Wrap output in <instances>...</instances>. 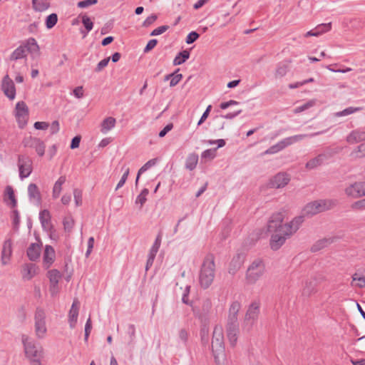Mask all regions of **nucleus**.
Masks as SVG:
<instances>
[{
    "mask_svg": "<svg viewBox=\"0 0 365 365\" xmlns=\"http://www.w3.org/2000/svg\"><path fill=\"white\" fill-rule=\"evenodd\" d=\"M351 286L358 288L365 287V277L358 273H355L354 274H353Z\"/></svg>",
    "mask_w": 365,
    "mask_h": 365,
    "instance_id": "36",
    "label": "nucleus"
},
{
    "mask_svg": "<svg viewBox=\"0 0 365 365\" xmlns=\"http://www.w3.org/2000/svg\"><path fill=\"white\" fill-rule=\"evenodd\" d=\"M173 128V123H168L166 125L163 130H161L158 134L160 138H163L165 135L170 131Z\"/></svg>",
    "mask_w": 365,
    "mask_h": 365,
    "instance_id": "61",
    "label": "nucleus"
},
{
    "mask_svg": "<svg viewBox=\"0 0 365 365\" xmlns=\"http://www.w3.org/2000/svg\"><path fill=\"white\" fill-rule=\"evenodd\" d=\"M82 23H83L84 27L86 28V29L87 30V32H85V33L83 31H81V33L83 34V37H86L87 35V33L92 30L93 26V23L92 22L91 19L86 15H83L82 16Z\"/></svg>",
    "mask_w": 365,
    "mask_h": 365,
    "instance_id": "38",
    "label": "nucleus"
},
{
    "mask_svg": "<svg viewBox=\"0 0 365 365\" xmlns=\"http://www.w3.org/2000/svg\"><path fill=\"white\" fill-rule=\"evenodd\" d=\"M351 208L354 210H365V199H362L354 202L351 205Z\"/></svg>",
    "mask_w": 365,
    "mask_h": 365,
    "instance_id": "51",
    "label": "nucleus"
},
{
    "mask_svg": "<svg viewBox=\"0 0 365 365\" xmlns=\"http://www.w3.org/2000/svg\"><path fill=\"white\" fill-rule=\"evenodd\" d=\"M215 276V264L212 255H207L203 260L200 274L199 282L203 288H207L212 283Z\"/></svg>",
    "mask_w": 365,
    "mask_h": 365,
    "instance_id": "2",
    "label": "nucleus"
},
{
    "mask_svg": "<svg viewBox=\"0 0 365 365\" xmlns=\"http://www.w3.org/2000/svg\"><path fill=\"white\" fill-rule=\"evenodd\" d=\"M1 88L4 92V95L9 99L14 100L16 97V88L14 81L9 78L8 75H6L2 81Z\"/></svg>",
    "mask_w": 365,
    "mask_h": 365,
    "instance_id": "14",
    "label": "nucleus"
},
{
    "mask_svg": "<svg viewBox=\"0 0 365 365\" xmlns=\"http://www.w3.org/2000/svg\"><path fill=\"white\" fill-rule=\"evenodd\" d=\"M27 53L26 46L21 45L13 51L10 56V60L16 61L24 58L26 56Z\"/></svg>",
    "mask_w": 365,
    "mask_h": 365,
    "instance_id": "33",
    "label": "nucleus"
},
{
    "mask_svg": "<svg viewBox=\"0 0 365 365\" xmlns=\"http://www.w3.org/2000/svg\"><path fill=\"white\" fill-rule=\"evenodd\" d=\"M24 46H26L28 53L37 52L39 50V46L34 38H29Z\"/></svg>",
    "mask_w": 365,
    "mask_h": 365,
    "instance_id": "37",
    "label": "nucleus"
},
{
    "mask_svg": "<svg viewBox=\"0 0 365 365\" xmlns=\"http://www.w3.org/2000/svg\"><path fill=\"white\" fill-rule=\"evenodd\" d=\"M155 165V162L154 161H148L147 163H145L138 171V175H137V179H136V182H138V179H139V177L140 175L143 173L145 170H147L148 169L150 168L151 167H153V165Z\"/></svg>",
    "mask_w": 365,
    "mask_h": 365,
    "instance_id": "55",
    "label": "nucleus"
},
{
    "mask_svg": "<svg viewBox=\"0 0 365 365\" xmlns=\"http://www.w3.org/2000/svg\"><path fill=\"white\" fill-rule=\"evenodd\" d=\"M28 193L30 198V200L39 205L41 202V195L36 184L31 183L28 187Z\"/></svg>",
    "mask_w": 365,
    "mask_h": 365,
    "instance_id": "22",
    "label": "nucleus"
},
{
    "mask_svg": "<svg viewBox=\"0 0 365 365\" xmlns=\"http://www.w3.org/2000/svg\"><path fill=\"white\" fill-rule=\"evenodd\" d=\"M334 206L335 202L331 200H318L307 203L302 210V214L304 216H313Z\"/></svg>",
    "mask_w": 365,
    "mask_h": 365,
    "instance_id": "6",
    "label": "nucleus"
},
{
    "mask_svg": "<svg viewBox=\"0 0 365 365\" xmlns=\"http://www.w3.org/2000/svg\"><path fill=\"white\" fill-rule=\"evenodd\" d=\"M158 43L157 39L150 40L144 48V53H148L151 51Z\"/></svg>",
    "mask_w": 365,
    "mask_h": 365,
    "instance_id": "59",
    "label": "nucleus"
},
{
    "mask_svg": "<svg viewBox=\"0 0 365 365\" xmlns=\"http://www.w3.org/2000/svg\"><path fill=\"white\" fill-rule=\"evenodd\" d=\"M157 19H158V16L155 14H152V15L149 16L143 22L142 26L145 27V28L150 26L157 20Z\"/></svg>",
    "mask_w": 365,
    "mask_h": 365,
    "instance_id": "50",
    "label": "nucleus"
},
{
    "mask_svg": "<svg viewBox=\"0 0 365 365\" xmlns=\"http://www.w3.org/2000/svg\"><path fill=\"white\" fill-rule=\"evenodd\" d=\"M73 95L77 98H81L83 97V86H77L76 88H75L73 91Z\"/></svg>",
    "mask_w": 365,
    "mask_h": 365,
    "instance_id": "64",
    "label": "nucleus"
},
{
    "mask_svg": "<svg viewBox=\"0 0 365 365\" xmlns=\"http://www.w3.org/2000/svg\"><path fill=\"white\" fill-rule=\"evenodd\" d=\"M304 221L303 216H297L284 224L282 223L281 215L272 216L269 220L267 229L268 230H278L287 238L292 236L299 230Z\"/></svg>",
    "mask_w": 365,
    "mask_h": 365,
    "instance_id": "1",
    "label": "nucleus"
},
{
    "mask_svg": "<svg viewBox=\"0 0 365 365\" xmlns=\"http://www.w3.org/2000/svg\"><path fill=\"white\" fill-rule=\"evenodd\" d=\"M19 169L21 178L28 177L33 170L31 161H20Z\"/></svg>",
    "mask_w": 365,
    "mask_h": 365,
    "instance_id": "26",
    "label": "nucleus"
},
{
    "mask_svg": "<svg viewBox=\"0 0 365 365\" xmlns=\"http://www.w3.org/2000/svg\"><path fill=\"white\" fill-rule=\"evenodd\" d=\"M63 223L65 230L67 232H71L74 226L75 222L73 218L69 215L64 217Z\"/></svg>",
    "mask_w": 365,
    "mask_h": 365,
    "instance_id": "40",
    "label": "nucleus"
},
{
    "mask_svg": "<svg viewBox=\"0 0 365 365\" xmlns=\"http://www.w3.org/2000/svg\"><path fill=\"white\" fill-rule=\"evenodd\" d=\"M98 3V0H83L78 2L77 6L79 8H86Z\"/></svg>",
    "mask_w": 365,
    "mask_h": 365,
    "instance_id": "53",
    "label": "nucleus"
},
{
    "mask_svg": "<svg viewBox=\"0 0 365 365\" xmlns=\"http://www.w3.org/2000/svg\"><path fill=\"white\" fill-rule=\"evenodd\" d=\"M354 153L355 155H353L354 158H362L365 157V142L358 146V150L355 151ZM352 155H354V153H352Z\"/></svg>",
    "mask_w": 365,
    "mask_h": 365,
    "instance_id": "44",
    "label": "nucleus"
},
{
    "mask_svg": "<svg viewBox=\"0 0 365 365\" xmlns=\"http://www.w3.org/2000/svg\"><path fill=\"white\" fill-rule=\"evenodd\" d=\"M329 245V241L327 240H322L318 241L316 245H314L313 249L314 250L324 248Z\"/></svg>",
    "mask_w": 365,
    "mask_h": 365,
    "instance_id": "63",
    "label": "nucleus"
},
{
    "mask_svg": "<svg viewBox=\"0 0 365 365\" xmlns=\"http://www.w3.org/2000/svg\"><path fill=\"white\" fill-rule=\"evenodd\" d=\"M346 140L350 144H354L365 140V131L359 130H353L346 138Z\"/></svg>",
    "mask_w": 365,
    "mask_h": 365,
    "instance_id": "25",
    "label": "nucleus"
},
{
    "mask_svg": "<svg viewBox=\"0 0 365 365\" xmlns=\"http://www.w3.org/2000/svg\"><path fill=\"white\" fill-rule=\"evenodd\" d=\"M200 37V35L196 31H191L188 34V35L186 37L185 42L187 44H191L194 43L195 41L197 40V38Z\"/></svg>",
    "mask_w": 365,
    "mask_h": 365,
    "instance_id": "47",
    "label": "nucleus"
},
{
    "mask_svg": "<svg viewBox=\"0 0 365 365\" xmlns=\"http://www.w3.org/2000/svg\"><path fill=\"white\" fill-rule=\"evenodd\" d=\"M49 4L47 2H41L36 4V7H33L35 11H43L48 9Z\"/></svg>",
    "mask_w": 365,
    "mask_h": 365,
    "instance_id": "62",
    "label": "nucleus"
},
{
    "mask_svg": "<svg viewBox=\"0 0 365 365\" xmlns=\"http://www.w3.org/2000/svg\"><path fill=\"white\" fill-rule=\"evenodd\" d=\"M73 197L76 205L79 207L82 205L83 195L82 192L79 190H74L73 191Z\"/></svg>",
    "mask_w": 365,
    "mask_h": 365,
    "instance_id": "45",
    "label": "nucleus"
},
{
    "mask_svg": "<svg viewBox=\"0 0 365 365\" xmlns=\"http://www.w3.org/2000/svg\"><path fill=\"white\" fill-rule=\"evenodd\" d=\"M346 197L357 199L365 196V181H354L346 184L344 188Z\"/></svg>",
    "mask_w": 365,
    "mask_h": 365,
    "instance_id": "7",
    "label": "nucleus"
},
{
    "mask_svg": "<svg viewBox=\"0 0 365 365\" xmlns=\"http://www.w3.org/2000/svg\"><path fill=\"white\" fill-rule=\"evenodd\" d=\"M212 350L215 359L218 365H224L225 361V343L223 329L220 326L214 329L212 339Z\"/></svg>",
    "mask_w": 365,
    "mask_h": 365,
    "instance_id": "3",
    "label": "nucleus"
},
{
    "mask_svg": "<svg viewBox=\"0 0 365 365\" xmlns=\"http://www.w3.org/2000/svg\"><path fill=\"white\" fill-rule=\"evenodd\" d=\"M110 61V57L106 58L103 60H101L97 65V66L95 68L96 72H100L102 71L106 66H107L108 62Z\"/></svg>",
    "mask_w": 365,
    "mask_h": 365,
    "instance_id": "57",
    "label": "nucleus"
},
{
    "mask_svg": "<svg viewBox=\"0 0 365 365\" xmlns=\"http://www.w3.org/2000/svg\"><path fill=\"white\" fill-rule=\"evenodd\" d=\"M34 145L36 148V151L38 153L39 157H42L45 152V145L39 139H34Z\"/></svg>",
    "mask_w": 365,
    "mask_h": 365,
    "instance_id": "41",
    "label": "nucleus"
},
{
    "mask_svg": "<svg viewBox=\"0 0 365 365\" xmlns=\"http://www.w3.org/2000/svg\"><path fill=\"white\" fill-rule=\"evenodd\" d=\"M290 181V177L287 173H279L273 176L269 181L268 186L273 189L284 187Z\"/></svg>",
    "mask_w": 365,
    "mask_h": 365,
    "instance_id": "13",
    "label": "nucleus"
},
{
    "mask_svg": "<svg viewBox=\"0 0 365 365\" xmlns=\"http://www.w3.org/2000/svg\"><path fill=\"white\" fill-rule=\"evenodd\" d=\"M308 136L309 135L307 134H300V135H295L293 136L286 138L282 140L281 141H279V143H277V144L271 146L269 149H267L264 152V153H267V154L276 153L283 150L286 147H287L296 142L300 141Z\"/></svg>",
    "mask_w": 365,
    "mask_h": 365,
    "instance_id": "10",
    "label": "nucleus"
},
{
    "mask_svg": "<svg viewBox=\"0 0 365 365\" xmlns=\"http://www.w3.org/2000/svg\"><path fill=\"white\" fill-rule=\"evenodd\" d=\"M58 21V16L56 14H51L46 19V26L47 29H52Z\"/></svg>",
    "mask_w": 365,
    "mask_h": 365,
    "instance_id": "39",
    "label": "nucleus"
},
{
    "mask_svg": "<svg viewBox=\"0 0 365 365\" xmlns=\"http://www.w3.org/2000/svg\"><path fill=\"white\" fill-rule=\"evenodd\" d=\"M79 307L80 303L78 300L74 299L68 315L69 326L71 329L75 328L76 325L78 317Z\"/></svg>",
    "mask_w": 365,
    "mask_h": 365,
    "instance_id": "19",
    "label": "nucleus"
},
{
    "mask_svg": "<svg viewBox=\"0 0 365 365\" xmlns=\"http://www.w3.org/2000/svg\"><path fill=\"white\" fill-rule=\"evenodd\" d=\"M237 323L229 322L227 327V336L231 346H235L238 337Z\"/></svg>",
    "mask_w": 365,
    "mask_h": 365,
    "instance_id": "20",
    "label": "nucleus"
},
{
    "mask_svg": "<svg viewBox=\"0 0 365 365\" xmlns=\"http://www.w3.org/2000/svg\"><path fill=\"white\" fill-rule=\"evenodd\" d=\"M39 219L44 229L49 230L51 228V213L48 210L45 209L40 212Z\"/></svg>",
    "mask_w": 365,
    "mask_h": 365,
    "instance_id": "27",
    "label": "nucleus"
},
{
    "mask_svg": "<svg viewBox=\"0 0 365 365\" xmlns=\"http://www.w3.org/2000/svg\"><path fill=\"white\" fill-rule=\"evenodd\" d=\"M190 57V51L187 50H183L178 53L173 60V65L178 66L185 63Z\"/></svg>",
    "mask_w": 365,
    "mask_h": 365,
    "instance_id": "34",
    "label": "nucleus"
},
{
    "mask_svg": "<svg viewBox=\"0 0 365 365\" xmlns=\"http://www.w3.org/2000/svg\"><path fill=\"white\" fill-rule=\"evenodd\" d=\"M179 68H178L175 72L173 73V76L171 78L170 86L171 87L175 86L182 78V75L181 73H178L179 71Z\"/></svg>",
    "mask_w": 365,
    "mask_h": 365,
    "instance_id": "42",
    "label": "nucleus"
},
{
    "mask_svg": "<svg viewBox=\"0 0 365 365\" xmlns=\"http://www.w3.org/2000/svg\"><path fill=\"white\" fill-rule=\"evenodd\" d=\"M56 259V252L54 249L51 245H46L43 252V267L45 269H48Z\"/></svg>",
    "mask_w": 365,
    "mask_h": 365,
    "instance_id": "16",
    "label": "nucleus"
},
{
    "mask_svg": "<svg viewBox=\"0 0 365 365\" xmlns=\"http://www.w3.org/2000/svg\"><path fill=\"white\" fill-rule=\"evenodd\" d=\"M260 304L259 302H253L247 311L243 322V329L250 331L255 324L259 312Z\"/></svg>",
    "mask_w": 365,
    "mask_h": 365,
    "instance_id": "9",
    "label": "nucleus"
},
{
    "mask_svg": "<svg viewBox=\"0 0 365 365\" xmlns=\"http://www.w3.org/2000/svg\"><path fill=\"white\" fill-rule=\"evenodd\" d=\"M331 29V23L322 24L316 27L317 31L320 32V35L330 31Z\"/></svg>",
    "mask_w": 365,
    "mask_h": 365,
    "instance_id": "48",
    "label": "nucleus"
},
{
    "mask_svg": "<svg viewBox=\"0 0 365 365\" xmlns=\"http://www.w3.org/2000/svg\"><path fill=\"white\" fill-rule=\"evenodd\" d=\"M81 140V135H76L71 140V143L70 145V148L71 149H76L79 147L80 143Z\"/></svg>",
    "mask_w": 365,
    "mask_h": 365,
    "instance_id": "60",
    "label": "nucleus"
},
{
    "mask_svg": "<svg viewBox=\"0 0 365 365\" xmlns=\"http://www.w3.org/2000/svg\"><path fill=\"white\" fill-rule=\"evenodd\" d=\"M128 174H129V169L126 168L125 170V171H124V173H123L121 179L120 180L118 183L117 184L115 190H118L119 188H120L121 187L123 186V185L125 184V181H126V180L128 178Z\"/></svg>",
    "mask_w": 365,
    "mask_h": 365,
    "instance_id": "58",
    "label": "nucleus"
},
{
    "mask_svg": "<svg viewBox=\"0 0 365 365\" xmlns=\"http://www.w3.org/2000/svg\"><path fill=\"white\" fill-rule=\"evenodd\" d=\"M265 273V265L260 259H255L247 267L245 281L248 284H255Z\"/></svg>",
    "mask_w": 365,
    "mask_h": 365,
    "instance_id": "5",
    "label": "nucleus"
},
{
    "mask_svg": "<svg viewBox=\"0 0 365 365\" xmlns=\"http://www.w3.org/2000/svg\"><path fill=\"white\" fill-rule=\"evenodd\" d=\"M241 309V304L238 302H234L229 309V322L237 323V314Z\"/></svg>",
    "mask_w": 365,
    "mask_h": 365,
    "instance_id": "29",
    "label": "nucleus"
},
{
    "mask_svg": "<svg viewBox=\"0 0 365 365\" xmlns=\"http://www.w3.org/2000/svg\"><path fill=\"white\" fill-rule=\"evenodd\" d=\"M24 346L26 356L30 361L31 365H41L43 351L40 346H36L32 340L27 336L23 335L21 337Z\"/></svg>",
    "mask_w": 365,
    "mask_h": 365,
    "instance_id": "4",
    "label": "nucleus"
},
{
    "mask_svg": "<svg viewBox=\"0 0 365 365\" xmlns=\"http://www.w3.org/2000/svg\"><path fill=\"white\" fill-rule=\"evenodd\" d=\"M34 320V329L36 336L39 339L44 338L47 332V327L46 324V314L44 313V312L42 310L36 311L35 314Z\"/></svg>",
    "mask_w": 365,
    "mask_h": 365,
    "instance_id": "11",
    "label": "nucleus"
},
{
    "mask_svg": "<svg viewBox=\"0 0 365 365\" xmlns=\"http://www.w3.org/2000/svg\"><path fill=\"white\" fill-rule=\"evenodd\" d=\"M15 117L20 128H24L29 119V108L26 103L19 101L15 107Z\"/></svg>",
    "mask_w": 365,
    "mask_h": 365,
    "instance_id": "12",
    "label": "nucleus"
},
{
    "mask_svg": "<svg viewBox=\"0 0 365 365\" xmlns=\"http://www.w3.org/2000/svg\"><path fill=\"white\" fill-rule=\"evenodd\" d=\"M211 109H212V106L209 105L207 107L206 110L202 113L201 118H200V120H199V121L197 123V125H202L206 120V119L209 116V114H210V112Z\"/></svg>",
    "mask_w": 365,
    "mask_h": 365,
    "instance_id": "56",
    "label": "nucleus"
},
{
    "mask_svg": "<svg viewBox=\"0 0 365 365\" xmlns=\"http://www.w3.org/2000/svg\"><path fill=\"white\" fill-rule=\"evenodd\" d=\"M41 252V245L39 243H32L27 250V255L30 260H37Z\"/></svg>",
    "mask_w": 365,
    "mask_h": 365,
    "instance_id": "24",
    "label": "nucleus"
},
{
    "mask_svg": "<svg viewBox=\"0 0 365 365\" xmlns=\"http://www.w3.org/2000/svg\"><path fill=\"white\" fill-rule=\"evenodd\" d=\"M38 274V268L33 264H26L22 267L21 275L26 280H30Z\"/></svg>",
    "mask_w": 365,
    "mask_h": 365,
    "instance_id": "21",
    "label": "nucleus"
},
{
    "mask_svg": "<svg viewBox=\"0 0 365 365\" xmlns=\"http://www.w3.org/2000/svg\"><path fill=\"white\" fill-rule=\"evenodd\" d=\"M13 251V242L11 239L6 240L2 246L1 263L4 265L10 262Z\"/></svg>",
    "mask_w": 365,
    "mask_h": 365,
    "instance_id": "17",
    "label": "nucleus"
},
{
    "mask_svg": "<svg viewBox=\"0 0 365 365\" xmlns=\"http://www.w3.org/2000/svg\"><path fill=\"white\" fill-rule=\"evenodd\" d=\"M4 200L5 203L11 207H15L16 205V199L15 197L14 192L11 186H6L4 194Z\"/></svg>",
    "mask_w": 365,
    "mask_h": 365,
    "instance_id": "23",
    "label": "nucleus"
},
{
    "mask_svg": "<svg viewBox=\"0 0 365 365\" xmlns=\"http://www.w3.org/2000/svg\"><path fill=\"white\" fill-rule=\"evenodd\" d=\"M341 149L339 148H326L323 153H320L317 158L314 160H322L323 158H334L335 155L339 152Z\"/></svg>",
    "mask_w": 365,
    "mask_h": 365,
    "instance_id": "32",
    "label": "nucleus"
},
{
    "mask_svg": "<svg viewBox=\"0 0 365 365\" xmlns=\"http://www.w3.org/2000/svg\"><path fill=\"white\" fill-rule=\"evenodd\" d=\"M116 120L113 117L106 118L101 124V131L103 134H106L115 125Z\"/></svg>",
    "mask_w": 365,
    "mask_h": 365,
    "instance_id": "30",
    "label": "nucleus"
},
{
    "mask_svg": "<svg viewBox=\"0 0 365 365\" xmlns=\"http://www.w3.org/2000/svg\"><path fill=\"white\" fill-rule=\"evenodd\" d=\"M168 29H169V26H167V25L159 26L157 29H154L150 33V36H153L160 35V34H163L164 32H165L167 30H168Z\"/></svg>",
    "mask_w": 365,
    "mask_h": 365,
    "instance_id": "54",
    "label": "nucleus"
},
{
    "mask_svg": "<svg viewBox=\"0 0 365 365\" xmlns=\"http://www.w3.org/2000/svg\"><path fill=\"white\" fill-rule=\"evenodd\" d=\"M289 71V65L287 63H279L276 68L274 76L276 78L284 77Z\"/></svg>",
    "mask_w": 365,
    "mask_h": 365,
    "instance_id": "35",
    "label": "nucleus"
},
{
    "mask_svg": "<svg viewBox=\"0 0 365 365\" xmlns=\"http://www.w3.org/2000/svg\"><path fill=\"white\" fill-rule=\"evenodd\" d=\"M271 233V238L269 241V245L272 250H279L288 239L284 235L278 230H268Z\"/></svg>",
    "mask_w": 365,
    "mask_h": 365,
    "instance_id": "15",
    "label": "nucleus"
},
{
    "mask_svg": "<svg viewBox=\"0 0 365 365\" xmlns=\"http://www.w3.org/2000/svg\"><path fill=\"white\" fill-rule=\"evenodd\" d=\"M216 151L217 148L206 150L202 153V158L213 159L215 157Z\"/></svg>",
    "mask_w": 365,
    "mask_h": 365,
    "instance_id": "52",
    "label": "nucleus"
},
{
    "mask_svg": "<svg viewBox=\"0 0 365 365\" xmlns=\"http://www.w3.org/2000/svg\"><path fill=\"white\" fill-rule=\"evenodd\" d=\"M46 277L49 281L48 291L51 297H56L61 292L60 281L62 279V274L56 269L47 272Z\"/></svg>",
    "mask_w": 365,
    "mask_h": 365,
    "instance_id": "8",
    "label": "nucleus"
},
{
    "mask_svg": "<svg viewBox=\"0 0 365 365\" xmlns=\"http://www.w3.org/2000/svg\"><path fill=\"white\" fill-rule=\"evenodd\" d=\"M148 194V190L147 189H144L140 194L137 197L135 202L136 204H140V207L144 205L146 202V196Z\"/></svg>",
    "mask_w": 365,
    "mask_h": 365,
    "instance_id": "43",
    "label": "nucleus"
},
{
    "mask_svg": "<svg viewBox=\"0 0 365 365\" xmlns=\"http://www.w3.org/2000/svg\"><path fill=\"white\" fill-rule=\"evenodd\" d=\"M160 246V239L159 237H158L155 240V242H154L151 250H150V254H149V257H148V259L147 261V265H146V269H148V267L150 266H151L153 264V262L154 261V259H155V257L159 250V247Z\"/></svg>",
    "mask_w": 365,
    "mask_h": 365,
    "instance_id": "31",
    "label": "nucleus"
},
{
    "mask_svg": "<svg viewBox=\"0 0 365 365\" xmlns=\"http://www.w3.org/2000/svg\"><path fill=\"white\" fill-rule=\"evenodd\" d=\"M314 105V101H309L307 102L306 103H304L299 107H297L294 109V113H298L304 111V110H307L308 108L312 107Z\"/></svg>",
    "mask_w": 365,
    "mask_h": 365,
    "instance_id": "46",
    "label": "nucleus"
},
{
    "mask_svg": "<svg viewBox=\"0 0 365 365\" xmlns=\"http://www.w3.org/2000/svg\"><path fill=\"white\" fill-rule=\"evenodd\" d=\"M359 110V108L349 107V108L343 110L342 111L336 113V115L339 116H339L348 115H350V114H351V113H353L355 111Z\"/></svg>",
    "mask_w": 365,
    "mask_h": 365,
    "instance_id": "49",
    "label": "nucleus"
},
{
    "mask_svg": "<svg viewBox=\"0 0 365 365\" xmlns=\"http://www.w3.org/2000/svg\"><path fill=\"white\" fill-rule=\"evenodd\" d=\"M245 262V256L242 254H237L235 255L228 267V272L232 274L235 275L238 271L242 268L243 264Z\"/></svg>",
    "mask_w": 365,
    "mask_h": 365,
    "instance_id": "18",
    "label": "nucleus"
},
{
    "mask_svg": "<svg viewBox=\"0 0 365 365\" xmlns=\"http://www.w3.org/2000/svg\"><path fill=\"white\" fill-rule=\"evenodd\" d=\"M66 177L61 176L54 183L52 189V197L57 199L59 197L63 190V185L66 182Z\"/></svg>",
    "mask_w": 365,
    "mask_h": 365,
    "instance_id": "28",
    "label": "nucleus"
}]
</instances>
